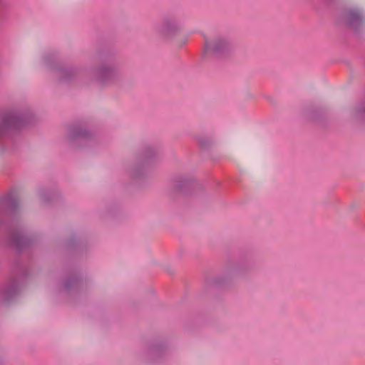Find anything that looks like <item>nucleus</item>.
<instances>
[{
	"instance_id": "1",
	"label": "nucleus",
	"mask_w": 365,
	"mask_h": 365,
	"mask_svg": "<svg viewBox=\"0 0 365 365\" xmlns=\"http://www.w3.org/2000/svg\"><path fill=\"white\" fill-rule=\"evenodd\" d=\"M29 121V115L19 112H9L0 115V153L9 150L10 138Z\"/></svg>"
},
{
	"instance_id": "2",
	"label": "nucleus",
	"mask_w": 365,
	"mask_h": 365,
	"mask_svg": "<svg viewBox=\"0 0 365 365\" xmlns=\"http://www.w3.org/2000/svg\"><path fill=\"white\" fill-rule=\"evenodd\" d=\"M246 272L247 267L243 263L228 262L225 264L223 272L212 279L210 284L218 289H232L236 287L239 277L245 274Z\"/></svg>"
},
{
	"instance_id": "3",
	"label": "nucleus",
	"mask_w": 365,
	"mask_h": 365,
	"mask_svg": "<svg viewBox=\"0 0 365 365\" xmlns=\"http://www.w3.org/2000/svg\"><path fill=\"white\" fill-rule=\"evenodd\" d=\"M336 23L355 34H360L365 30V11L357 6L344 8L337 15Z\"/></svg>"
},
{
	"instance_id": "4",
	"label": "nucleus",
	"mask_w": 365,
	"mask_h": 365,
	"mask_svg": "<svg viewBox=\"0 0 365 365\" xmlns=\"http://www.w3.org/2000/svg\"><path fill=\"white\" fill-rule=\"evenodd\" d=\"M236 44L227 36H215L207 43V53L220 60H227L234 56Z\"/></svg>"
},
{
	"instance_id": "5",
	"label": "nucleus",
	"mask_w": 365,
	"mask_h": 365,
	"mask_svg": "<svg viewBox=\"0 0 365 365\" xmlns=\"http://www.w3.org/2000/svg\"><path fill=\"white\" fill-rule=\"evenodd\" d=\"M180 29L176 19L173 16L164 18L160 22L154 25L155 33L162 38H170L175 35Z\"/></svg>"
},
{
	"instance_id": "6",
	"label": "nucleus",
	"mask_w": 365,
	"mask_h": 365,
	"mask_svg": "<svg viewBox=\"0 0 365 365\" xmlns=\"http://www.w3.org/2000/svg\"><path fill=\"white\" fill-rule=\"evenodd\" d=\"M7 232L6 240L18 251L23 250L30 244V239L16 227H5Z\"/></svg>"
},
{
	"instance_id": "7",
	"label": "nucleus",
	"mask_w": 365,
	"mask_h": 365,
	"mask_svg": "<svg viewBox=\"0 0 365 365\" xmlns=\"http://www.w3.org/2000/svg\"><path fill=\"white\" fill-rule=\"evenodd\" d=\"M95 74L96 81L102 85L112 83L119 77L117 68L109 64H103L96 68Z\"/></svg>"
},
{
	"instance_id": "8",
	"label": "nucleus",
	"mask_w": 365,
	"mask_h": 365,
	"mask_svg": "<svg viewBox=\"0 0 365 365\" xmlns=\"http://www.w3.org/2000/svg\"><path fill=\"white\" fill-rule=\"evenodd\" d=\"M21 283L19 279H14L0 289V297L2 300L8 302L12 299L20 289Z\"/></svg>"
},
{
	"instance_id": "9",
	"label": "nucleus",
	"mask_w": 365,
	"mask_h": 365,
	"mask_svg": "<svg viewBox=\"0 0 365 365\" xmlns=\"http://www.w3.org/2000/svg\"><path fill=\"white\" fill-rule=\"evenodd\" d=\"M78 72L74 67H61L56 70V75L61 82H70L73 81Z\"/></svg>"
},
{
	"instance_id": "10",
	"label": "nucleus",
	"mask_w": 365,
	"mask_h": 365,
	"mask_svg": "<svg viewBox=\"0 0 365 365\" xmlns=\"http://www.w3.org/2000/svg\"><path fill=\"white\" fill-rule=\"evenodd\" d=\"M350 118L356 122H365V102L354 107L349 113Z\"/></svg>"
},
{
	"instance_id": "11",
	"label": "nucleus",
	"mask_w": 365,
	"mask_h": 365,
	"mask_svg": "<svg viewBox=\"0 0 365 365\" xmlns=\"http://www.w3.org/2000/svg\"><path fill=\"white\" fill-rule=\"evenodd\" d=\"M89 135L90 133L86 129L81 128H72L69 132L70 138L73 140L86 138Z\"/></svg>"
},
{
	"instance_id": "12",
	"label": "nucleus",
	"mask_w": 365,
	"mask_h": 365,
	"mask_svg": "<svg viewBox=\"0 0 365 365\" xmlns=\"http://www.w3.org/2000/svg\"><path fill=\"white\" fill-rule=\"evenodd\" d=\"M322 110L314 108H307L305 111V115L312 120H318L320 118Z\"/></svg>"
},
{
	"instance_id": "13",
	"label": "nucleus",
	"mask_w": 365,
	"mask_h": 365,
	"mask_svg": "<svg viewBox=\"0 0 365 365\" xmlns=\"http://www.w3.org/2000/svg\"><path fill=\"white\" fill-rule=\"evenodd\" d=\"M78 284V279L76 277H71L66 279L63 284L62 289L68 292L71 289L77 287Z\"/></svg>"
},
{
	"instance_id": "14",
	"label": "nucleus",
	"mask_w": 365,
	"mask_h": 365,
	"mask_svg": "<svg viewBox=\"0 0 365 365\" xmlns=\"http://www.w3.org/2000/svg\"><path fill=\"white\" fill-rule=\"evenodd\" d=\"M5 203L7 204L11 212H14L19 207V200L10 195L5 199Z\"/></svg>"
},
{
	"instance_id": "15",
	"label": "nucleus",
	"mask_w": 365,
	"mask_h": 365,
	"mask_svg": "<svg viewBox=\"0 0 365 365\" xmlns=\"http://www.w3.org/2000/svg\"><path fill=\"white\" fill-rule=\"evenodd\" d=\"M143 168H138L133 170V175L135 177H138L142 173Z\"/></svg>"
},
{
	"instance_id": "16",
	"label": "nucleus",
	"mask_w": 365,
	"mask_h": 365,
	"mask_svg": "<svg viewBox=\"0 0 365 365\" xmlns=\"http://www.w3.org/2000/svg\"><path fill=\"white\" fill-rule=\"evenodd\" d=\"M175 187L177 188V189H180L181 188V185L180 184V181H176L175 183Z\"/></svg>"
},
{
	"instance_id": "17",
	"label": "nucleus",
	"mask_w": 365,
	"mask_h": 365,
	"mask_svg": "<svg viewBox=\"0 0 365 365\" xmlns=\"http://www.w3.org/2000/svg\"><path fill=\"white\" fill-rule=\"evenodd\" d=\"M197 141L199 143V144L202 146V147H204L205 145V142L202 139H197Z\"/></svg>"
},
{
	"instance_id": "18",
	"label": "nucleus",
	"mask_w": 365,
	"mask_h": 365,
	"mask_svg": "<svg viewBox=\"0 0 365 365\" xmlns=\"http://www.w3.org/2000/svg\"><path fill=\"white\" fill-rule=\"evenodd\" d=\"M48 61H49V59H48V56H44V57H43V61H44L46 63H48Z\"/></svg>"
}]
</instances>
